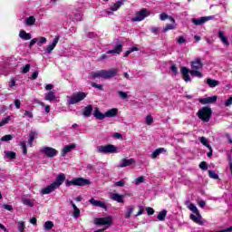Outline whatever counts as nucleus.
Masks as SVG:
<instances>
[{"label":"nucleus","instance_id":"nucleus-5","mask_svg":"<svg viewBox=\"0 0 232 232\" xmlns=\"http://www.w3.org/2000/svg\"><path fill=\"white\" fill-rule=\"evenodd\" d=\"M84 99H86V92H73L71 96L67 97V102L70 105L77 104V102H81V101H84Z\"/></svg>","mask_w":232,"mask_h":232},{"label":"nucleus","instance_id":"nucleus-9","mask_svg":"<svg viewBox=\"0 0 232 232\" xmlns=\"http://www.w3.org/2000/svg\"><path fill=\"white\" fill-rule=\"evenodd\" d=\"M41 153L46 155L48 159H53V157H57V150L52 147H43L40 149Z\"/></svg>","mask_w":232,"mask_h":232},{"label":"nucleus","instance_id":"nucleus-16","mask_svg":"<svg viewBox=\"0 0 232 232\" xmlns=\"http://www.w3.org/2000/svg\"><path fill=\"white\" fill-rule=\"evenodd\" d=\"M89 202L92 204V206H94L95 208H102V209H106V203L96 200L95 198H92Z\"/></svg>","mask_w":232,"mask_h":232},{"label":"nucleus","instance_id":"nucleus-19","mask_svg":"<svg viewBox=\"0 0 232 232\" xmlns=\"http://www.w3.org/2000/svg\"><path fill=\"white\" fill-rule=\"evenodd\" d=\"M218 37L220 39L221 43L224 44V46H229V41L227 40V36L224 34V32L219 31Z\"/></svg>","mask_w":232,"mask_h":232},{"label":"nucleus","instance_id":"nucleus-48","mask_svg":"<svg viewBox=\"0 0 232 232\" xmlns=\"http://www.w3.org/2000/svg\"><path fill=\"white\" fill-rule=\"evenodd\" d=\"M178 44H186L187 41L184 36H179L177 40Z\"/></svg>","mask_w":232,"mask_h":232},{"label":"nucleus","instance_id":"nucleus-20","mask_svg":"<svg viewBox=\"0 0 232 232\" xmlns=\"http://www.w3.org/2000/svg\"><path fill=\"white\" fill-rule=\"evenodd\" d=\"M119 115V109L113 108L105 112V117H108L109 119H111L113 117H117Z\"/></svg>","mask_w":232,"mask_h":232},{"label":"nucleus","instance_id":"nucleus-42","mask_svg":"<svg viewBox=\"0 0 232 232\" xmlns=\"http://www.w3.org/2000/svg\"><path fill=\"white\" fill-rule=\"evenodd\" d=\"M145 122L148 126H151V124H153V117H151V115H147Z\"/></svg>","mask_w":232,"mask_h":232},{"label":"nucleus","instance_id":"nucleus-32","mask_svg":"<svg viewBox=\"0 0 232 232\" xmlns=\"http://www.w3.org/2000/svg\"><path fill=\"white\" fill-rule=\"evenodd\" d=\"M22 202L24 206H29L30 208H34V202H35V200L23 198Z\"/></svg>","mask_w":232,"mask_h":232},{"label":"nucleus","instance_id":"nucleus-2","mask_svg":"<svg viewBox=\"0 0 232 232\" xmlns=\"http://www.w3.org/2000/svg\"><path fill=\"white\" fill-rule=\"evenodd\" d=\"M66 180V176L63 173L58 174L54 182L41 190V195H50L55 189L61 188V184Z\"/></svg>","mask_w":232,"mask_h":232},{"label":"nucleus","instance_id":"nucleus-31","mask_svg":"<svg viewBox=\"0 0 232 232\" xmlns=\"http://www.w3.org/2000/svg\"><path fill=\"white\" fill-rule=\"evenodd\" d=\"M24 24H26V26H34V24H35V17L34 16H29L24 20Z\"/></svg>","mask_w":232,"mask_h":232},{"label":"nucleus","instance_id":"nucleus-8","mask_svg":"<svg viewBox=\"0 0 232 232\" xmlns=\"http://www.w3.org/2000/svg\"><path fill=\"white\" fill-rule=\"evenodd\" d=\"M150 15V12L147 9H141L138 13H136L135 17L131 18L132 23H138L140 21H144L146 17Z\"/></svg>","mask_w":232,"mask_h":232},{"label":"nucleus","instance_id":"nucleus-57","mask_svg":"<svg viewBox=\"0 0 232 232\" xmlns=\"http://www.w3.org/2000/svg\"><path fill=\"white\" fill-rule=\"evenodd\" d=\"M146 211H147L148 215H153V213H155V210L152 208H150V207H148L146 208Z\"/></svg>","mask_w":232,"mask_h":232},{"label":"nucleus","instance_id":"nucleus-55","mask_svg":"<svg viewBox=\"0 0 232 232\" xmlns=\"http://www.w3.org/2000/svg\"><path fill=\"white\" fill-rule=\"evenodd\" d=\"M80 215H81V210L79 208L74 209V211H73L74 218H79Z\"/></svg>","mask_w":232,"mask_h":232},{"label":"nucleus","instance_id":"nucleus-12","mask_svg":"<svg viewBox=\"0 0 232 232\" xmlns=\"http://www.w3.org/2000/svg\"><path fill=\"white\" fill-rule=\"evenodd\" d=\"M123 5L124 3L122 1H118L111 7V9L104 10V14L106 15H113V13L117 12V10H119V8H121V6Z\"/></svg>","mask_w":232,"mask_h":232},{"label":"nucleus","instance_id":"nucleus-24","mask_svg":"<svg viewBox=\"0 0 232 232\" xmlns=\"http://www.w3.org/2000/svg\"><path fill=\"white\" fill-rule=\"evenodd\" d=\"M161 153H166V149H164V148L156 149V150L150 154V159H157V157H159V155H161Z\"/></svg>","mask_w":232,"mask_h":232},{"label":"nucleus","instance_id":"nucleus-58","mask_svg":"<svg viewBox=\"0 0 232 232\" xmlns=\"http://www.w3.org/2000/svg\"><path fill=\"white\" fill-rule=\"evenodd\" d=\"M14 106L17 108V110H19V108H21V101L17 99L14 100Z\"/></svg>","mask_w":232,"mask_h":232},{"label":"nucleus","instance_id":"nucleus-43","mask_svg":"<svg viewBox=\"0 0 232 232\" xmlns=\"http://www.w3.org/2000/svg\"><path fill=\"white\" fill-rule=\"evenodd\" d=\"M10 120H11L10 116H7L4 120H2L0 121V128H1V126H5V124H8V122H10Z\"/></svg>","mask_w":232,"mask_h":232},{"label":"nucleus","instance_id":"nucleus-7","mask_svg":"<svg viewBox=\"0 0 232 232\" xmlns=\"http://www.w3.org/2000/svg\"><path fill=\"white\" fill-rule=\"evenodd\" d=\"M211 108L204 107L203 109L199 110L198 112V117L203 121V122H209L212 115Z\"/></svg>","mask_w":232,"mask_h":232},{"label":"nucleus","instance_id":"nucleus-33","mask_svg":"<svg viewBox=\"0 0 232 232\" xmlns=\"http://www.w3.org/2000/svg\"><path fill=\"white\" fill-rule=\"evenodd\" d=\"M166 215H168V210H166V209L161 210L158 214V220H160V222H164V220H166Z\"/></svg>","mask_w":232,"mask_h":232},{"label":"nucleus","instance_id":"nucleus-3","mask_svg":"<svg viewBox=\"0 0 232 232\" xmlns=\"http://www.w3.org/2000/svg\"><path fill=\"white\" fill-rule=\"evenodd\" d=\"M117 73H119V69L101 70L92 72L91 77L92 79H112V77H117Z\"/></svg>","mask_w":232,"mask_h":232},{"label":"nucleus","instance_id":"nucleus-52","mask_svg":"<svg viewBox=\"0 0 232 232\" xmlns=\"http://www.w3.org/2000/svg\"><path fill=\"white\" fill-rule=\"evenodd\" d=\"M200 169H203V171H206L208 169V163L206 161H203L199 164Z\"/></svg>","mask_w":232,"mask_h":232},{"label":"nucleus","instance_id":"nucleus-10","mask_svg":"<svg viewBox=\"0 0 232 232\" xmlns=\"http://www.w3.org/2000/svg\"><path fill=\"white\" fill-rule=\"evenodd\" d=\"M111 217L100 218L94 219V224L96 226H107L108 227H110V226H111Z\"/></svg>","mask_w":232,"mask_h":232},{"label":"nucleus","instance_id":"nucleus-56","mask_svg":"<svg viewBox=\"0 0 232 232\" xmlns=\"http://www.w3.org/2000/svg\"><path fill=\"white\" fill-rule=\"evenodd\" d=\"M37 77H39V71H35L34 72H33L31 79L33 81H35V79H37Z\"/></svg>","mask_w":232,"mask_h":232},{"label":"nucleus","instance_id":"nucleus-61","mask_svg":"<svg viewBox=\"0 0 232 232\" xmlns=\"http://www.w3.org/2000/svg\"><path fill=\"white\" fill-rule=\"evenodd\" d=\"M159 27H152L150 28V32H152V34H154L155 35H157V34H159Z\"/></svg>","mask_w":232,"mask_h":232},{"label":"nucleus","instance_id":"nucleus-4","mask_svg":"<svg viewBox=\"0 0 232 232\" xmlns=\"http://www.w3.org/2000/svg\"><path fill=\"white\" fill-rule=\"evenodd\" d=\"M92 181L83 178H74L72 180H65V186L70 188V186H90Z\"/></svg>","mask_w":232,"mask_h":232},{"label":"nucleus","instance_id":"nucleus-14","mask_svg":"<svg viewBox=\"0 0 232 232\" xmlns=\"http://www.w3.org/2000/svg\"><path fill=\"white\" fill-rule=\"evenodd\" d=\"M60 39H61V36H59V35L55 36V38L53 40V43L47 46V48L45 50V53H52V52H53V49L55 48V46H57V43H59Z\"/></svg>","mask_w":232,"mask_h":232},{"label":"nucleus","instance_id":"nucleus-37","mask_svg":"<svg viewBox=\"0 0 232 232\" xmlns=\"http://www.w3.org/2000/svg\"><path fill=\"white\" fill-rule=\"evenodd\" d=\"M44 227L46 231H50V229H52V227H53V222L52 221H46L44 225Z\"/></svg>","mask_w":232,"mask_h":232},{"label":"nucleus","instance_id":"nucleus-21","mask_svg":"<svg viewBox=\"0 0 232 232\" xmlns=\"http://www.w3.org/2000/svg\"><path fill=\"white\" fill-rule=\"evenodd\" d=\"M93 115L97 121H104V119H106V113L99 111V108H95Z\"/></svg>","mask_w":232,"mask_h":232},{"label":"nucleus","instance_id":"nucleus-28","mask_svg":"<svg viewBox=\"0 0 232 232\" xmlns=\"http://www.w3.org/2000/svg\"><path fill=\"white\" fill-rule=\"evenodd\" d=\"M160 21H166V19H169L170 23H175V18H173V16H169L166 13H161L160 14Z\"/></svg>","mask_w":232,"mask_h":232},{"label":"nucleus","instance_id":"nucleus-35","mask_svg":"<svg viewBox=\"0 0 232 232\" xmlns=\"http://www.w3.org/2000/svg\"><path fill=\"white\" fill-rule=\"evenodd\" d=\"M199 141L201 142V144H203V146H206V148H208V150H211V145H209V141L206 137H200Z\"/></svg>","mask_w":232,"mask_h":232},{"label":"nucleus","instance_id":"nucleus-59","mask_svg":"<svg viewBox=\"0 0 232 232\" xmlns=\"http://www.w3.org/2000/svg\"><path fill=\"white\" fill-rule=\"evenodd\" d=\"M38 41L39 40L37 38L31 40V42L29 44V48H32L34 46V44H35V43H37Z\"/></svg>","mask_w":232,"mask_h":232},{"label":"nucleus","instance_id":"nucleus-25","mask_svg":"<svg viewBox=\"0 0 232 232\" xmlns=\"http://www.w3.org/2000/svg\"><path fill=\"white\" fill-rule=\"evenodd\" d=\"M57 97H55V92L50 91L44 94V101H49L52 102V101H55Z\"/></svg>","mask_w":232,"mask_h":232},{"label":"nucleus","instance_id":"nucleus-11","mask_svg":"<svg viewBox=\"0 0 232 232\" xmlns=\"http://www.w3.org/2000/svg\"><path fill=\"white\" fill-rule=\"evenodd\" d=\"M215 19V15H210V16H203L200 18H192V23L196 26H200V24H204V23H208V21H211Z\"/></svg>","mask_w":232,"mask_h":232},{"label":"nucleus","instance_id":"nucleus-44","mask_svg":"<svg viewBox=\"0 0 232 232\" xmlns=\"http://www.w3.org/2000/svg\"><path fill=\"white\" fill-rule=\"evenodd\" d=\"M173 28H175V25L169 24H167L164 28H163V34H166V32L169 31V30H173Z\"/></svg>","mask_w":232,"mask_h":232},{"label":"nucleus","instance_id":"nucleus-1","mask_svg":"<svg viewBox=\"0 0 232 232\" xmlns=\"http://www.w3.org/2000/svg\"><path fill=\"white\" fill-rule=\"evenodd\" d=\"M191 70L188 69L187 67L181 68V75L185 82H191V77H198V79H202L204 74H202V68H204V63H202V58L197 57L192 62H190Z\"/></svg>","mask_w":232,"mask_h":232},{"label":"nucleus","instance_id":"nucleus-46","mask_svg":"<svg viewBox=\"0 0 232 232\" xmlns=\"http://www.w3.org/2000/svg\"><path fill=\"white\" fill-rule=\"evenodd\" d=\"M114 186L118 187V188H124V186H126V181H124L123 179L116 182L114 184Z\"/></svg>","mask_w":232,"mask_h":232},{"label":"nucleus","instance_id":"nucleus-62","mask_svg":"<svg viewBox=\"0 0 232 232\" xmlns=\"http://www.w3.org/2000/svg\"><path fill=\"white\" fill-rule=\"evenodd\" d=\"M4 209H7V211H12V209H14V207H12V205H4Z\"/></svg>","mask_w":232,"mask_h":232},{"label":"nucleus","instance_id":"nucleus-54","mask_svg":"<svg viewBox=\"0 0 232 232\" xmlns=\"http://www.w3.org/2000/svg\"><path fill=\"white\" fill-rule=\"evenodd\" d=\"M24 117H28V119H34V113L31 111H25Z\"/></svg>","mask_w":232,"mask_h":232},{"label":"nucleus","instance_id":"nucleus-22","mask_svg":"<svg viewBox=\"0 0 232 232\" xmlns=\"http://www.w3.org/2000/svg\"><path fill=\"white\" fill-rule=\"evenodd\" d=\"M72 150H75V144H70L63 147V149L62 150V157H66V154L70 153Z\"/></svg>","mask_w":232,"mask_h":232},{"label":"nucleus","instance_id":"nucleus-40","mask_svg":"<svg viewBox=\"0 0 232 232\" xmlns=\"http://www.w3.org/2000/svg\"><path fill=\"white\" fill-rule=\"evenodd\" d=\"M35 135H36L35 132H31L29 134V140H28V142H29L30 146H32V144L34 143V140H35Z\"/></svg>","mask_w":232,"mask_h":232},{"label":"nucleus","instance_id":"nucleus-36","mask_svg":"<svg viewBox=\"0 0 232 232\" xmlns=\"http://www.w3.org/2000/svg\"><path fill=\"white\" fill-rule=\"evenodd\" d=\"M4 153L6 157V159H11V160L15 159V152H14V151L5 150Z\"/></svg>","mask_w":232,"mask_h":232},{"label":"nucleus","instance_id":"nucleus-39","mask_svg":"<svg viewBox=\"0 0 232 232\" xmlns=\"http://www.w3.org/2000/svg\"><path fill=\"white\" fill-rule=\"evenodd\" d=\"M188 209H190V211H192L194 214L198 213V208H197V206H195L193 203L188 205Z\"/></svg>","mask_w":232,"mask_h":232},{"label":"nucleus","instance_id":"nucleus-6","mask_svg":"<svg viewBox=\"0 0 232 232\" xmlns=\"http://www.w3.org/2000/svg\"><path fill=\"white\" fill-rule=\"evenodd\" d=\"M97 153H102L106 155L108 153H119L117 147L115 145L108 144V145H100L96 148Z\"/></svg>","mask_w":232,"mask_h":232},{"label":"nucleus","instance_id":"nucleus-45","mask_svg":"<svg viewBox=\"0 0 232 232\" xmlns=\"http://www.w3.org/2000/svg\"><path fill=\"white\" fill-rule=\"evenodd\" d=\"M20 146H22V151H23L24 155H26V153L28 152V150L26 149V142L21 141Z\"/></svg>","mask_w":232,"mask_h":232},{"label":"nucleus","instance_id":"nucleus-23","mask_svg":"<svg viewBox=\"0 0 232 232\" xmlns=\"http://www.w3.org/2000/svg\"><path fill=\"white\" fill-rule=\"evenodd\" d=\"M122 52V44L121 43H118L116 46L112 50L107 51V53H121Z\"/></svg>","mask_w":232,"mask_h":232},{"label":"nucleus","instance_id":"nucleus-27","mask_svg":"<svg viewBox=\"0 0 232 232\" xmlns=\"http://www.w3.org/2000/svg\"><path fill=\"white\" fill-rule=\"evenodd\" d=\"M19 37L24 39V41H30V39H32V34L21 30L19 33Z\"/></svg>","mask_w":232,"mask_h":232},{"label":"nucleus","instance_id":"nucleus-50","mask_svg":"<svg viewBox=\"0 0 232 232\" xmlns=\"http://www.w3.org/2000/svg\"><path fill=\"white\" fill-rule=\"evenodd\" d=\"M30 68L31 65L27 63L24 67L22 68V73H28V72H30Z\"/></svg>","mask_w":232,"mask_h":232},{"label":"nucleus","instance_id":"nucleus-53","mask_svg":"<svg viewBox=\"0 0 232 232\" xmlns=\"http://www.w3.org/2000/svg\"><path fill=\"white\" fill-rule=\"evenodd\" d=\"M91 86H92V88H97L98 90H104L102 85L97 84L96 82H93L91 83Z\"/></svg>","mask_w":232,"mask_h":232},{"label":"nucleus","instance_id":"nucleus-26","mask_svg":"<svg viewBox=\"0 0 232 232\" xmlns=\"http://www.w3.org/2000/svg\"><path fill=\"white\" fill-rule=\"evenodd\" d=\"M92 111H93V106L87 105L84 107L82 113L84 117H92Z\"/></svg>","mask_w":232,"mask_h":232},{"label":"nucleus","instance_id":"nucleus-15","mask_svg":"<svg viewBox=\"0 0 232 232\" xmlns=\"http://www.w3.org/2000/svg\"><path fill=\"white\" fill-rule=\"evenodd\" d=\"M131 164H135L134 159H122L120 161L118 168H126L128 166H131Z\"/></svg>","mask_w":232,"mask_h":232},{"label":"nucleus","instance_id":"nucleus-49","mask_svg":"<svg viewBox=\"0 0 232 232\" xmlns=\"http://www.w3.org/2000/svg\"><path fill=\"white\" fill-rule=\"evenodd\" d=\"M142 182H144V177H142V176L138 177V178L135 179V184H136V186H139V184H142Z\"/></svg>","mask_w":232,"mask_h":232},{"label":"nucleus","instance_id":"nucleus-64","mask_svg":"<svg viewBox=\"0 0 232 232\" xmlns=\"http://www.w3.org/2000/svg\"><path fill=\"white\" fill-rule=\"evenodd\" d=\"M198 206H199V208H205L206 207V201H204V200L199 201Z\"/></svg>","mask_w":232,"mask_h":232},{"label":"nucleus","instance_id":"nucleus-63","mask_svg":"<svg viewBox=\"0 0 232 232\" xmlns=\"http://www.w3.org/2000/svg\"><path fill=\"white\" fill-rule=\"evenodd\" d=\"M14 86H15V80H14V78H12L10 81V83H9V87L14 88Z\"/></svg>","mask_w":232,"mask_h":232},{"label":"nucleus","instance_id":"nucleus-38","mask_svg":"<svg viewBox=\"0 0 232 232\" xmlns=\"http://www.w3.org/2000/svg\"><path fill=\"white\" fill-rule=\"evenodd\" d=\"M208 177L210 179H214V180H218V174H217L214 170H208Z\"/></svg>","mask_w":232,"mask_h":232},{"label":"nucleus","instance_id":"nucleus-30","mask_svg":"<svg viewBox=\"0 0 232 232\" xmlns=\"http://www.w3.org/2000/svg\"><path fill=\"white\" fill-rule=\"evenodd\" d=\"M72 20L76 23H78V21H82V14L79 11H76L72 16Z\"/></svg>","mask_w":232,"mask_h":232},{"label":"nucleus","instance_id":"nucleus-41","mask_svg":"<svg viewBox=\"0 0 232 232\" xmlns=\"http://www.w3.org/2000/svg\"><path fill=\"white\" fill-rule=\"evenodd\" d=\"M14 139V136L8 134L5 135L4 137L1 138L2 142H8L9 140H12Z\"/></svg>","mask_w":232,"mask_h":232},{"label":"nucleus","instance_id":"nucleus-60","mask_svg":"<svg viewBox=\"0 0 232 232\" xmlns=\"http://www.w3.org/2000/svg\"><path fill=\"white\" fill-rule=\"evenodd\" d=\"M44 43H46V37H41L38 45L41 46V44H44Z\"/></svg>","mask_w":232,"mask_h":232},{"label":"nucleus","instance_id":"nucleus-51","mask_svg":"<svg viewBox=\"0 0 232 232\" xmlns=\"http://www.w3.org/2000/svg\"><path fill=\"white\" fill-rule=\"evenodd\" d=\"M118 94L121 99H128V93H126L125 92L120 91L118 92Z\"/></svg>","mask_w":232,"mask_h":232},{"label":"nucleus","instance_id":"nucleus-17","mask_svg":"<svg viewBox=\"0 0 232 232\" xmlns=\"http://www.w3.org/2000/svg\"><path fill=\"white\" fill-rule=\"evenodd\" d=\"M110 198L111 200H114L115 202H119L120 204L124 203V196L118 194V193L111 194Z\"/></svg>","mask_w":232,"mask_h":232},{"label":"nucleus","instance_id":"nucleus-47","mask_svg":"<svg viewBox=\"0 0 232 232\" xmlns=\"http://www.w3.org/2000/svg\"><path fill=\"white\" fill-rule=\"evenodd\" d=\"M18 231L24 232V222L23 221L18 222Z\"/></svg>","mask_w":232,"mask_h":232},{"label":"nucleus","instance_id":"nucleus-13","mask_svg":"<svg viewBox=\"0 0 232 232\" xmlns=\"http://www.w3.org/2000/svg\"><path fill=\"white\" fill-rule=\"evenodd\" d=\"M190 218L193 220V222H195L196 224H198V226H204V219L202 218L200 212H196V214H191Z\"/></svg>","mask_w":232,"mask_h":232},{"label":"nucleus","instance_id":"nucleus-18","mask_svg":"<svg viewBox=\"0 0 232 232\" xmlns=\"http://www.w3.org/2000/svg\"><path fill=\"white\" fill-rule=\"evenodd\" d=\"M199 102L201 104H213V102H217V96L201 98L199 99Z\"/></svg>","mask_w":232,"mask_h":232},{"label":"nucleus","instance_id":"nucleus-34","mask_svg":"<svg viewBox=\"0 0 232 232\" xmlns=\"http://www.w3.org/2000/svg\"><path fill=\"white\" fill-rule=\"evenodd\" d=\"M133 211H135V207L129 206L125 213V218H131V213H133Z\"/></svg>","mask_w":232,"mask_h":232},{"label":"nucleus","instance_id":"nucleus-29","mask_svg":"<svg viewBox=\"0 0 232 232\" xmlns=\"http://www.w3.org/2000/svg\"><path fill=\"white\" fill-rule=\"evenodd\" d=\"M207 84H208L209 88H216V86H218V84H220V82L208 78L207 79Z\"/></svg>","mask_w":232,"mask_h":232}]
</instances>
